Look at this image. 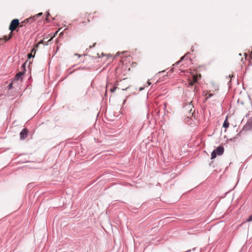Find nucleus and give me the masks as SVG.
<instances>
[{
    "label": "nucleus",
    "instance_id": "obj_10",
    "mask_svg": "<svg viewBox=\"0 0 252 252\" xmlns=\"http://www.w3.org/2000/svg\"><path fill=\"white\" fill-rule=\"evenodd\" d=\"M93 68V65H85L82 66H81L78 69H82V70H90L92 69Z\"/></svg>",
    "mask_w": 252,
    "mask_h": 252
},
{
    "label": "nucleus",
    "instance_id": "obj_28",
    "mask_svg": "<svg viewBox=\"0 0 252 252\" xmlns=\"http://www.w3.org/2000/svg\"><path fill=\"white\" fill-rule=\"evenodd\" d=\"M182 62V61H180V60L177 62L175 64L173 65V66H177L178 64H180V63Z\"/></svg>",
    "mask_w": 252,
    "mask_h": 252
},
{
    "label": "nucleus",
    "instance_id": "obj_30",
    "mask_svg": "<svg viewBox=\"0 0 252 252\" xmlns=\"http://www.w3.org/2000/svg\"><path fill=\"white\" fill-rule=\"evenodd\" d=\"M2 38H4V41H3V43H5V42H6L7 41H8L9 40H7V36L6 35H5Z\"/></svg>",
    "mask_w": 252,
    "mask_h": 252
},
{
    "label": "nucleus",
    "instance_id": "obj_2",
    "mask_svg": "<svg viewBox=\"0 0 252 252\" xmlns=\"http://www.w3.org/2000/svg\"><path fill=\"white\" fill-rule=\"evenodd\" d=\"M224 152V148L222 146H219L214 149L211 153V159H215L217 156H221Z\"/></svg>",
    "mask_w": 252,
    "mask_h": 252
},
{
    "label": "nucleus",
    "instance_id": "obj_24",
    "mask_svg": "<svg viewBox=\"0 0 252 252\" xmlns=\"http://www.w3.org/2000/svg\"><path fill=\"white\" fill-rule=\"evenodd\" d=\"M70 69H71V68H69L68 70H67V75H69L71 74H72L75 70H76V69H74L72 71H70Z\"/></svg>",
    "mask_w": 252,
    "mask_h": 252
},
{
    "label": "nucleus",
    "instance_id": "obj_25",
    "mask_svg": "<svg viewBox=\"0 0 252 252\" xmlns=\"http://www.w3.org/2000/svg\"><path fill=\"white\" fill-rule=\"evenodd\" d=\"M237 139V137H233V138H230V139H227V141H231V142H234L236 141V140Z\"/></svg>",
    "mask_w": 252,
    "mask_h": 252
},
{
    "label": "nucleus",
    "instance_id": "obj_15",
    "mask_svg": "<svg viewBox=\"0 0 252 252\" xmlns=\"http://www.w3.org/2000/svg\"><path fill=\"white\" fill-rule=\"evenodd\" d=\"M88 56H89L90 60H92V61H94V59H96V58H100V56H99L98 53L96 54V56H91V55H89Z\"/></svg>",
    "mask_w": 252,
    "mask_h": 252
},
{
    "label": "nucleus",
    "instance_id": "obj_42",
    "mask_svg": "<svg viewBox=\"0 0 252 252\" xmlns=\"http://www.w3.org/2000/svg\"><path fill=\"white\" fill-rule=\"evenodd\" d=\"M147 83L149 85H150L151 84V83L149 81H148Z\"/></svg>",
    "mask_w": 252,
    "mask_h": 252
},
{
    "label": "nucleus",
    "instance_id": "obj_8",
    "mask_svg": "<svg viewBox=\"0 0 252 252\" xmlns=\"http://www.w3.org/2000/svg\"><path fill=\"white\" fill-rule=\"evenodd\" d=\"M16 91L15 90V89H14L13 90H7V93L6 94V95L7 96H15L16 95Z\"/></svg>",
    "mask_w": 252,
    "mask_h": 252
},
{
    "label": "nucleus",
    "instance_id": "obj_32",
    "mask_svg": "<svg viewBox=\"0 0 252 252\" xmlns=\"http://www.w3.org/2000/svg\"><path fill=\"white\" fill-rule=\"evenodd\" d=\"M175 66H173L170 69V71L173 72L174 71Z\"/></svg>",
    "mask_w": 252,
    "mask_h": 252
},
{
    "label": "nucleus",
    "instance_id": "obj_41",
    "mask_svg": "<svg viewBox=\"0 0 252 252\" xmlns=\"http://www.w3.org/2000/svg\"><path fill=\"white\" fill-rule=\"evenodd\" d=\"M58 32V31H56V32H55V33H54V36H56V35L57 34Z\"/></svg>",
    "mask_w": 252,
    "mask_h": 252
},
{
    "label": "nucleus",
    "instance_id": "obj_34",
    "mask_svg": "<svg viewBox=\"0 0 252 252\" xmlns=\"http://www.w3.org/2000/svg\"><path fill=\"white\" fill-rule=\"evenodd\" d=\"M248 98H249V101H250L251 104H252V98H251V97L250 96V95H248Z\"/></svg>",
    "mask_w": 252,
    "mask_h": 252
},
{
    "label": "nucleus",
    "instance_id": "obj_16",
    "mask_svg": "<svg viewBox=\"0 0 252 252\" xmlns=\"http://www.w3.org/2000/svg\"><path fill=\"white\" fill-rule=\"evenodd\" d=\"M51 16L49 12H47L46 14L45 21L46 22H50L49 17Z\"/></svg>",
    "mask_w": 252,
    "mask_h": 252
},
{
    "label": "nucleus",
    "instance_id": "obj_3",
    "mask_svg": "<svg viewBox=\"0 0 252 252\" xmlns=\"http://www.w3.org/2000/svg\"><path fill=\"white\" fill-rule=\"evenodd\" d=\"M20 24L19 20L18 19H13L9 26L8 29L11 32H14L16 31V32H18V26Z\"/></svg>",
    "mask_w": 252,
    "mask_h": 252
},
{
    "label": "nucleus",
    "instance_id": "obj_35",
    "mask_svg": "<svg viewBox=\"0 0 252 252\" xmlns=\"http://www.w3.org/2000/svg\"><path fill=\"white\" fill-rule=\"evenodd\" d=\"M95 45H96V43H94V44H93V45H91V46H90V48H93V47H94Z\"/></svg>",
    "mask_w": 252,
    "mask_h": 252
},
{
    "label": "nucleus",
    "instance_id": "obj_6",
    "mask_svg": "<svg viewBox=\"0 0 252 252\" xmlns=\"http://www.w3.org/2000/svg\"><path fill=\"white\" fill-rule=\"evenodd\" d=\"M247 122L246 124L243 126L242 130L236 134V135L235 136V137H237V139L238 138V137H240L241 134H242L243 131H247L248 130H252V128H251L250 126H247V128L245 129V127L247 126Z\"/></svg>",
    "mask_w": 252,
    "mask_h": 252
},
{
    "label": "nucleus",
    "instance_id": "obj_13",
    "mask_svg": "<svg viewBox=\"0 0 252 252\" xmlns=\"http://www.w3.org/2000/svg\"><path fill=\"white\" fill-rule=\"evenodd\" d=\"M189 55H190V53H187L184 56H182L180 58V61L183 62L185 60H187L188 59V58H189Z\"/></svg>",
    "mask_w": 252,
    "mask_h": 252
},
{
    "label": "nucleus",
    "instance_id": "obj_47",
    "mask_svg": "<svg viewBox=\"0 0 252 252\" xmlns=\"http://www.w3.org/2000/svg\"><path fill=\"white\" fill-rule=\"evenodd\" d=\"M87 55L86 54H84L83 56H87Z\"/></svg>",
    "mask_w": 252,
    "mask_h": 252
},
{
    "label": "nucleus",
    "instance_id": "obj_1",
    "mask_svg": "<svg viewBox=\"0 0 252 252\" xmlns=\"http://www.w3.org/2000/svg\"><path fill=\"white\" fill-rule=\"evenodd\" d=\"M28 61H27L25 62L24 63L22 64L21 65V71H19L14 76L13 78V81H17L19 80H20L21 82L23 81V76L26 71V64L27 63Z\"/></svg>",
    "mask_w": 252,
    "mask_h": 252
},
{
    "label": "nucleus",
    "instance_id": "obj_4",
    "mask_svg": "<svg viewBox=\"0 0 252 252\" xmlns=\"http://www.w3.org/2000/svg\"><path fill=\"white\" fill-rule=\"evenodd\" d=\"M186 107L189 110L188 112V115H187L188 118H191L192 117H195V109L193 105L190 104L187 105Z\"/></svg>",
    "mask_w": 252,
    "mask_h": 252
},
{
    "label": "nucleus",
    "instance_id": "obj_49",
    "mask_svg": "<svg viewBox=\"0 0 252 252\" xmlns=\"http://www.w3.org/2000/svg\"><path fill=\"white\" fill-rule=\"evenodd\" d=\"M251 55H252V51L251 52Z\"/></svg>",
    "mask_w": 252,
    "mask_h": 252
},
{
    "label": "nucleus",
    "instance_id": "obj_22",
    "mask_svg": "<svg viewBox=\"0 0 252 252\" xmlns=\"http://www.w3.org/2000/svg\"><path fill=\"white\" fill-rule=\"evenodd\" d=\"M117 87H116L115 85H114L113 88H110V91L111 92V93H114L115 92V91H116V90L117 89Z\"/></svg>",
    "mask_w": 252,
    "mask_h": 252
},
{
    "label": "nucleus",
    "instance_id": "obj_44",
    "mask_svg": "<svg viewBox=\"0 0 252 252\" xmlns=\"http://www.w3.org/2000/svg\"><path fill=\"white\" fill-rule=\"evenodd\" d=\"M31 79H32V76H30V77H29V80L30 81V80H31Z\"/></svg>",
    "mask_w": 252,
    "mask_h": 252
},
{
    "label": "nucleus",
    "instance_id": "obj_5",
    "mask_svg": "<svg viewBox=\"0 0 252 252\" xmlns=\"http://www.w3.org/2000/svg\"><path fill=\"white\" fill-rule=\"evenodd\" d=\"M29 129L27 127H24L20 132V138L21 140H25L26 139L29 134Z\"/></svg>",
    "mask_w": 252,
    "mask_h": 252
},
{
    "label": "nucleus",
    "instance_id": "obj_43",
    "mask_svg": "<svg viewBox=\"0 0 252 252\" xmlns=\"http://www.w3.org/2000/svg\"><path fill=\"white\" fill-rule=\"evenodd\" d=\"M105 56V55L103 53H102L101 56Z\"/></svg>",
    "mask_w": 252,
    "mask_h": 252
},
{
    "label": "nucleus",
    "instance_id": "obj_39",
    "mask_svg": "<svg viewBox=\"0 0 252 252\" xmlns=\"http://www.w3.org/2000/svg\"><path fill=\"white\" fill-rule=\"evenodd\" d=\"M63 34V32H62L60 33V36H62Z\"/></svg>",
    "mask_w": 252,
    "mask_h": 252
},
{
    "label": "nucleus",
    "instance_id": "obj_23",
    "mask_svg": "<svg viewBox=\"0 0 252 252\" xmlns=\"http://www.w3.org/2000/svg\"><path fill=\"white\" fill-rule=\"evenodd\" d=\"M35 55L32 54V53H29L27 55L28 58L29 59H31L32 58H33L34 57Z\"/></svg>",
    "mask_w": 252,
    "mask_h": 252
},
{
    "label": "nucleus",
    "instance_id": "obj_37",
    "mask_svg": "<svg viewBox=\"0 0 252 252\" xmlns=\"http://www.w3.org/2000/svg\"><path fill=\"white\" fill-rule=\"evenodd\" d=\"M249 115H250V112H249L248 113H247V114L246 115V118H249Z\"/></svg>",
    "mask_w": 252,
    "mask_h": 252
},
{
    "label": "nucleus",
    "instance_id": "obj_31",
    "mask_svg": "<svg viewBox=\"0 0 252 252\" xmlns=\"http://www.w3.org/2000/svg\"><path fill=\"white\" fill-rule=\"evenodd\" d=\"M22 27H23V26H22L21 22H20V24L18 26V28H17V29H18V31H19V29Z\"/></svg>",
    "mask_w": 252,
    "mask_h": 252
},
{
    "label": "nucleus",
    "instance_id": "obj_20",
    "mask_svg": "<svg viewBox=\"0 0 252 252\" xmlns=\"http://www.w3.org/2000/svg\"><path fill=\"white\" fill-rule=\"evenodd\" d=\"M196 82L193 80L189 81V86H193Z\"/></svg>",
    "mask_w": 252,
    "mask_h": 252
},
{
    "label": "nucleus",
    "instance_id": "obj_33",
    "mask_svg": "<svg viewBox=\"0 0 252 252\" xmlns=\"http://www.w3.org/2000/svg\"><path fill=\"white\" fill-rule=\"evenodd\" d=\"M4 38H0V42L1 43V44H3V41H4Z\"/></svg>",
    "mask_w": 252,
    "mask_h": 252
},
{
    "label": "nucleus",
    "instance_id": "obj_27",
    "mask_svg": "<svg viewBox=\"0 0 252 252\" xmlns=\"http://www.w3.org/2000/svg\"><path fill=\"white\" fill-rule=\"evenodd\" d=\"M42 14H43L42 12H40L38 14L34 15V17H35V18H37V17H39V16H41L42 15Z\"/></svg>",
    "mask_w": 252,
    "mask_h": 252
},
{
    "label": "nucleus",
    "instance_id": "obj_19",
    "mask_svg": "<svg viewBox=\"0 0 252 252\" xmlns=\"http://www.w3.org/2000/svg\"><path fill=\"white\" fill-rule=\"evenodd\" d=\"M22 26H26L27 24H28V20L26 19L24 20V21H22L21 22Z\"/></svg>",
    "mask_w": 252,
    "mask_h": 252
},
{
    "label": "nucleus",
    "instance_id": "obj_26",
    "mask_svg": "<svg viewBox=\"0 0 252 252\" xmlns=\"http://www.w3.org/2000/svg\"><path fill=\"white\" fill-rule=\"evenodd\" d=\"M246 222L252 221V215H251L248 219L246 220Z\"/></svg>",
    "mask_w": 252,
    "mask_h": 252
},
{
    "label": "nucleus",
    "instance_id": "obj_21",
    "mask_svg": "<svg viewBox=\"0 0 252 252\" xmlns=\"http://www.w3.org/2000/svg\"><path fill=\"white\" fill-rule=\"evenodd\" d=\"M38 46L37 45H36L34 47H33L32 49L31 53H32H32L34 52V54L35 55V52H36L35 48H38Z\"/></svg>",
    "mask_w": 252,
    "mask_h": 252
},
{
    "label": "nucleus",
    "instance_id": "obj_45",
    "mask_svg": "<svg viewBox=\"0 0 252 252\" xmlns=\"http://www.w3.org/2000/svg\"><path fill=\"white\" fill-rule=\"evenodd\" d=\"M66 30H67V29H64V32H65Z\"/></svg>",
    "mask_w": 252,
    "mask_h": 252
},
{
    "label": "nucleus",
    "instance_id": "obj_14",
    "mask_svg": "<svg viewBox=\"0 0 252 252\" xmlns=\"http://www.w3.org/2000/svg\"><path fill=\"white\" fill-rule=\"evenodd\" d=\"M27 20H28L29 24H31L32 23L33 21H34L36 20V18L34 17V16H33L29 18H27Z\"/></svg>",
    "mask_w": 252,
    "mask_h": 252
},
{
    "label": "nucleus",
    "instance_id": "obj_40",
    "mask_svg": "<svg viewBox=\"0 0 252 252\" xmlns=\"http://www.w3.org/2000/svg\"><path fill=\"white\" fill-rule=\"evenodd\" d=\"M32 63L31 62H29V68H30V71H31V68H30V64L31 63Z\"/></svg>",
    "mask_w": 252,
    "mask_h": 252
},
{
    "label": "nucleus",
    "instance_id": "obj_48",
    "mask_svg": "<svg viewBox=\"0 0 252 252\" xmlns=\"http://www.w3.org/2000/svg\"><path fill=\"white\" fill-rule=\"evenodd\" d=\"M43 40H40V43H41Z\"/></svg>",
    "mask_w": 252,
    "mask_h": 252
},
{
    "label": "nucleus",
    "instance_id": "obj_7",
    "mask_svg": "<svg viewBox=\"0 0 252 252\" xmlns=\"http://www.w3.org/2000/svg\"><path fill=\"white\" fill-rule=\"evenodd\" d=\"M192 80L196 82V83L201 78V75L199 73H192L191 74Z\"/></svg>",
    "mask_w": 252,
    "mask_h": 252
},
{
    "label": "nucleus",
    "instance_id": "obj_46",
    "mask_svg": "<svg viewBox=\"0 0 252 252\" xmlns=\"http://www.w3.org/2000/svg\"><path fill=\"white\" fill-rule=\"evenodd\" d=\"M106 94H107V92L106 91L105 94V96L106 95Z\"/></svg>",
    "mask_w": 252,
    "mask_h": 252
},
{
    "label": "nucleus",
    "instance_id": "obj_17",
    "mask_svg": "<svg viewBox=\"0 0 252 252\" xmlns=\"http://www.w3.org/2000/svg\"><path fill=\"white\" fill-rule=\"evenodd\" d=\"M214 94L208 93H207L206 94H205V96H206V100L209 99V98L211 97L212 96H213Z\"/></svg>",
    "mask_w": 252,
    "mask_h": 252
},
{
    "label": "nucleus",
    "instance_id": "obj_12",
    "mask_svg": "<svg viewBox=\"0 0 252 252\" xmlns=\"http://www.w3.org/2000/svg\"><path fill=\"white\" fill-rule=\"evenodd\" d=\"M15 82H14L13 80L11 82L7 87V90H13L14 87H13V85L14 83H15Z\"/></svg>",
    "mask_w": 252,
    "mask_h": 252
},
{
    "label": "nucleus",
    "instance_id": "obj_18",
    "mask_svg": "<svg viewBox=\"0 0 252 252\" xmlns=\"http://www.w3.org/2000/svg\"><path fill=\"white\" fill-rule=\"evenodd\" d=\"M13 32H11L10 31V33L8 34V35L7 36V40H10V39H11L13 36Z\"/></svg>",
    "mask_w": 252,
    "mask_h": 252
},
{
    "label": "nucleus",
    "instance_id": "obj_36",
    "mask_svg": "<svg viewBox=\"0 0 252 252\" xmlns=\"http://www.w3.org/2000/svg\"><path fill=\"white\" fill-rule=\"evenodd\" d=\"M74 55H75V56H77L79 58H80V57L81 56V55L78 54H77V53H75V54H74Z\"/></svg>",
    "mask_w": 252,
    "mask_h": 252
},
{
    "label": "nucleus",
    "instance_id": "obj_38",
    "mask_svg": "<svg viewBox=\"0 0 252 252\" xmlns=\"http://www.w3.org/2000/svg\"><path fill=\"white\" fill-rule=\"evenodd\" d=\"M144 87H141V88H140V89H139V91H142L143 90H144Z\"/></svg>",
    "mask_w": 252,
    "mask_h": 252
},
{
    "label": "nucleus",
    "instance_id": "obj_29",
    "mask_svg": "<svg viewBox=\"0 0 252 252\" xmlns=\"http://www.w3.org/2000/svg\"><path fill=\"white\" fill-rule=\"evenodd\" d=\"M54 37H52L51 38H50L47 41V42L46 43H45V45H47L48 44H49V42H51V41L53 40V38Z\"/></svg>",
    "mask_w": 252,
    "mask_h": 252
},
{
    "label": "nucleus",
    "instance_id": "obj_11",
    "mask_svg": "<svg viewBox=\"0 0 252 252\" xmlns=\"http://www.w3.org/2000/svg\"><path fill=\"white\" fill-rule=\"evenodd\" d=\"M247 126H250L251 128H252V117L248 120L247 125L245 127V129L247 128Z\"/></svg>",
    "mask_w": 252,
    "mask_h": 252
},
{
    "label": "nucleus",
    "instance_id": "obj_9",
    "mask_svg": "<svg viewBox=\"0 0 252 252\" xmlns=\"http://www.w3.org/2000/svg\"><path fill=\"white\" fill-rule=\"evenodd\" d=\"M229 123L228 121V117L226 116L222 125V126L225 128L224 132L226 131V129L229 127Z\"/></svg>",
    "mask_w": 252,
    "mask_h": 252
}]
</instances>
